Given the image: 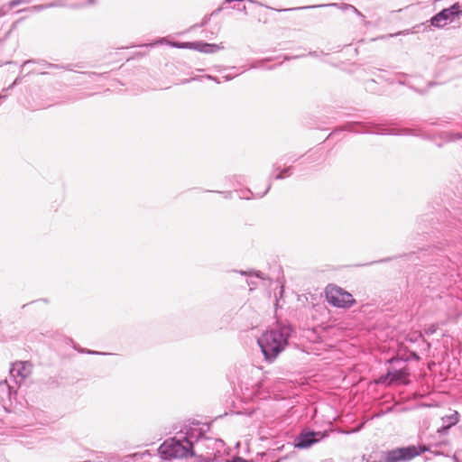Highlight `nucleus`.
<instances>
[{"mask_svg":"<svg viewBox=\"0 0 462 462\" xmlns=\"http://www.w3.org/2000/svg\"><path fill=\"white\" fill-rule=\"evenodd\" d=\"M203 434L199 422L185 424L175 436L165 440L159 447V453L164 459L187 458L195 456L194 446Z\"/></svg>","mask_w":462,"mask_h":462,"instance_id":"nucleus-1","label":"nucleus"},{"mask_svg":"<svg viewBox=\"0 0 462 462\" xmlns=\"http://www.w3.org/2000/svg\"><path fill=\"white\" fill-rule=\"evenodd\" d=\"M291 333L290 325L277 324L258 337L257 344L266 361L272 363L278 357L288 346Z\"/></svg>","mask_w":462,"mask_h":462,"instance_id":"nucleus-2","label":"nucleus"},{"mask_svg":"<svg viewBox=\"0 0 462 462\" xmlns=\"http://www.w3.org/2000/svg\"><path fill=\"white\" fill-rule=\"evenodd\" d=\"M427 450L428 448L424 445L395 448L380 451L373 460V456L370 455L366 462H409Z\"/></svg>","mask_w":462,"mask_h":462,"instance_id":"nucleus-3","label":"nucleus"},{"mask_svg":"<svg viewBox=\"0 0 462 462\" xmlns=\"http://www.w3.org/2000/svg\"><path fill=\"white\" fill-rule=\"evenodd\" d=\"M326 297L328 301L335 307L349 308L355 303L352 294L337 286H328Z\"/></svg>","mask_w":462,"mask_h":462,"instance_id":"nucleus-4","label":"nucleus"},{"mask_svg":"<svg viewBox=\"0 0 462 462\" xmlns=\"http://www.w3.org/2000/svg\"><path fill=\"white\" fill-rule=\"evenodd\" d=\"M458 16V5H453L448 8H444L430 19L432 26L437 28L444 27L448 23L453 22Z\"/></svg>","mask_w":462,"mask_h":462,"instance_id":"nucleus-5","label":"nucleus"},{"mask_svg":"<svg viewBox=\"0 0 462 462\" xmlns=\"http://www.w3.org/2000/svg\"><path fill=\"white\" fill-rule=\"evenodd\" d=\"M408 369L407 367L400 368V369H392L388 370L385 375H382L380 377V382L384 383H407L408 376Z\"/></svg>","mask_w":462,"mask_h":462,"instance_id":"nucleus-6","label":"nucleus"},{"mask_svg":"<svg viewBox=\"0 0 462 462\" xmlns=\"http://www.w3.org/2000/svg\"><path fill=\"white\" fill-rule=\"evenodd\" d=\"M31 364L28 362L14 363L11 369L10 374L13 376L17 383H21L31 374Z\"/></svg>","mask_w":462,"mask_h":462,"instance_id":"nucleus-7","label":"nucleus"},{"mask_svg":"<svg viewBox=\"0 0 462 462\" xmlns=\"http://www.w3.org/2000/svg\"><path fill=\"white\" fill-rule=\"evenodd\" d=\"M319 432L308 431L302 432L296 437L294 446L300 449L308 448L319 441Z\"/></svg>","mask_w":462,"mask_h":462,"instance_id":"nucleus-8","label":"nucleus"},{"mask_svg":"<svg viewBox=\"0 0 462 462\" xmlns=\"http://www.w3.org/2000/svg\"><path fill=\"white\" fill-rule=\"evenodd\" d=\"M195 445L205 449H211L212 453L219 452L220 448L223 447L224 443L219 439H213L210 437L205 436V430L203 429V434L199 442H196Z\"/></svg>","mask_w":462,"mask_h":462,"instance_id":"nucleus-9","label":"nucleus"},{"mask_svg":"<svg viewBox=\"0 0 462 462\" xmlns=\"http://www.w3.org/2000/svg\"><path fill=\"white\" fill-rule=\"evenodd\" d=\"M413 130L411 128H396V127H384L379 126L374 131L378 134H393V135H409L412 134Z\"/></svg>","mask_w":462,"mask_h":462,"instance_id":"nucleus-10","label":"nucleus"},{"mask_svg":"<svg viewBox=\"0 0 462 462\" xmlns=\"http://www.w3.org/2000/svg\"><path fill=\"white\" fill-rule=\"evenodd\" d=\"M217 44L207 43L203 42H195L194 50L203 52V53H214L219 50H221Z\"/></svg>","mask_w":462,"mask_h":462,"instance_id":"nucleus-11","label":"nucleus"},{"mask_svg":"<svg viewBox=\"0 0 462 462\" xmlns=\"http://www.w3.org/2000/svg\"><path fill=\"white\" fill-rule=\"evenodd\" d=\"M271 189V184L269 183L263 192H257L254 194L250 189L242 190L240 194L241 199H249L251 197H249V194L252 195L253 199H261L263 198Z\"/></svg>","mask_w":462,"mask_h":462,"instance_id":"nucleus-12","label":"nucleus"},{"mask_svg":"<svg viewBox=\"0 0 462 462\" xmlns=\"http://www.w3.org/2000/svg\"><path fill=\"white\" fill-rule=\"evenodd\" d=\"M29 2H30V0H13V1L9 2L8 5H3L0 7V16H4L14 7H15L21 4H26Z\"/></svg>","mask_w":462,"mask_h":462,"instance_id":"nucleus-13","label":"nucleus"},{"mask_svg":"<svg viewBox=\"0 0 462 462\" xmlns=\"http://www.w3.org/2000/svg\"><path fill=\"white\" fill-rule=\"evenodd\" d=\"M442 420L444 423L447 422L446 426H443L442 429L446 430L450 428L451 426L457 424L459 420V414L457 411H453L450 415H448L444 418H442Z\"/></svg>","mask_w":462,"mask_h":462,"instance_id":"nucleus-14","label":"nucleus"},{"mask_svg":"<svg viewBox=\"0 0 462 462\" xmlns=\"http://www.w3.org/2000/svg\"><path fill=\"white\" fill-rule=\"evenodd\" d=\"M325 6L337 7L342 11H348V10H351V8H354V5H349V4H345V3H342V4L333 3V4H328V5H312V6H308L307 8H316V7H325ZM302 8L303 7H300L299 9H302Z\"/></svg>","mask_w":462,"mask_h":462,"instance_id":"nucleus-15","label":"nucleus"},{"mask_svg":"<svg viewBox=\"0 0 462 462\" xmlns=\"http://www.w3.org/2000/svg\"><path fill=\"white\" fill-rule=\"evenodd\" d=\"M292 172V167H286L283 170H282L279 173L273 175V178L275 180H282L288 176H291Z\"/></svg>","mask_w":462,"mask_h":462,"instance_id":"nucleus-16","label":"nucleus"},{"mask_svg":"<svg viewBox=\"0 0 462 462\" xmlns=\"http://www.w3.org/2000/svg\"><path fill=\"white\" fill-rule=\"evenodd\" d=\"M173 47L180 48V49H193L195 46L194 42H173L171 44Z\"/></svg>","mask_w":462,"mask_h":462,"instance_id":"nucleus-17","label":"nucleus"},{"mask_svg":"<svg viewBox=\"0 0 462 462\" xmlns=\"http://www.w3.org/2000/svg\"><path fill=\"white\" fill-rule=\"evenodd\" d=\"M55 5H56L55 4L33 5V6L30 7V10L33 11V12H39L45 8H48L51 6H55Z\"/></svg>","mask_w":462,"mask_h":462,"instance_id":"nucleus-18","label":"nucleus"},{"mask_svg":"<svg viewBox=\"0 0 462 462\" xmlns=\"http://www.w3.org/2000/svg\"><path fill=\"white\" fill-rule=\"evenodd\" d=\"M436 330H437V325L432 324V325H430V326L426 329V333H427L428 335H432V334H434V333L436 332Z\"/></svg>","mask_w":462,"mask_h":462,"instance_id":"nucleus-19","label":"nucleus"},{"mask_svg":"<svg viewBox=\"0 0 462 462\" xmlns=\"http://www.w3.org/2000/svg\"><path fill=\"white\" fill-rule=\"evenodd\" d=\"M5 389H7L8 391L10 390V386L6 384V381L0 382V390L4 391Z\"/></svg>","mask_w":462,"mask_h":462,"instance_id":"nucleus-20","label":"nucleus"},{"mask_svg":"<svg viewBox=\"0 0 462 462\" xmlns=\"http://www.w3.org/2000/svg\"><path fill=\"white\" fill-rule=\"evenodd\" d=\"M462 138V132H457V133H455V134H452V140H456V139H461Z\"/></svg>","mask_w":462,"mask_h":462,"instance_id":"nucleus-21","label":"nucleus"},{"mask_svg":"<svg viewBox=\"0 0 462 462\" xmlns=\"http://www.w3.org/2000/svg\"><path fill=\"white\" fill-rule=\"evenodd\" d=\"M454 5H458V16L462 15V0L460 2L455 3Z\"/></svg>","mask_w":462,"mask_h":462,"instance_id":"nucleus-22","label":"nucleus"},{"mask_svg":"<svg viewBox=\"0 0 462 462\" xmlns=\"http://www.w3.org/2000/svg\"><path fill=\"white\" fill-rule=\"evenodd\" d=\"M351 11L356 14V15L360 16V17H364V15L362 14V13L360 11H358L355 6L354 8H351Z\"/></svg>","mask_w":462,"mask_h":462,"instance_id":"nucleus-23","label":"nucleus"},{"mask_svg":"<svg viewBox=\"0 0 462 462\" xmlns=\"http://www.w3.org/2000/svg\"><path fill=\"white\" fill-rule=\"evenodd\" d=\"M42 65L43 68H53V67H56V65L51 64V63H47L45 61H42Z\"/></svg>","mask_w":462,"mask_h":462,"instance_id":"nucleus-24","label":"nucleus"},{"mask_svg":"<svg viewBox=\"0 0 462 462\" xmlns=\"http://www.w3.org/2000/svg\"><path fill=\"white\" fill-rule=\"evenodd\" d=\"M298 159H299V157H295V156H289V158H288V160L291 161V162H296Z\"/></svg>","mask_w":462,"mask_h":462,"instance_id":"nucleus-25","label":"nucleus"},{"mask_svg":"<svg viewBox=\"0 0 462 462\" xmlns=\"http://www.w3.org/2000/svg\"><path fill=\"white\" fill-rule=\"evenodd\" d=\"M32 62H34V61L33 60L24 61L23 64V68L26 67L28 64L32 63Z\"/></svg>","mask_w":462,"mask_h":462,"instance_id":"nucleus-26","label":"nucleus"},{"mask_svg":"<svg viewBox=\"0 0 462 462\" xmlns=\"http://www.w3.org/2000/svg\"><path fill=\"white\" fill-rule=\"evenodd\" d=\"M82 352H85V350H82ZM86 353H88V354H100L99 352L91 351V350H87Z\"/></svg>","mask_w":462,"mask_h":462,"instance_id":"nucleus-27","label":"nucleus"},{"mask_svg":"<svg viewBox=\"0 0 462 462\" xmlns=\"http://www.w3.org/2000/svg\"><path fill=\"white\" fill-rule=\"evenodd\" d=\"M208 79H213V80L217 81V83H219V82H220V81L217 80V79H216V78H214V77H212V76H208Z\"/></svg>","mask_w":462,"mask_h":462,"instance_id":"nucleus-28","label":"nucleus"},{"mask_svg":"<svg viewBox=\"0 0 462 462\" xmlns=\"http://www.w3.org/2000/svg\"><path fill=\"white\" fill-rule=\"evenodd\" d=\"M224 79H225V80L227 81V80H230L231 79H233V77H231V76H225Z\"/></svg>","mask_w":462,"mask_h":462,"instance_id":"nucleus-29","label":"nucleus"},{"mask_svg":"<svg viewBox=\"0 0 462 462\" xmlns=\"http://www.w3.org/2000/svg\"><path fill=\"white\" fill-rule=\"evenodd\" d=\"M84 1L89 5L94 4V0H84Z\"/></svg>","mask_w":462,"mask_h":462,"instance_id":"nucleus-30","label":"nucleus"},{"mask_svg":"<svg viewBox=\"0 0 462 462\" xmlns=\"http://www.w3.org/2000/svg\"><path fill=\"white\" fill-rule=\"evenodd\" d=\"M453 459H454V461H455V462H459V460H458V458L457 457V456H454Z\"/></svg>","mask_w":462,"mask_h":462,"instance_id":"nucleus-31","label":"nucleus"},{"mask_svg":"<svg viewBox=\"0 0 462 462\" xmlns=\"http://www.w3.org/2000/svg\"><path fill=\"white\" fill-rule=\"evenodd\" d=\"M259 67H260V65L258 63L252 66V68H259Z\"/></svg>","mask_w":462,"mask_h":462,"instance_id":"nucleus-32","label":"nucleus"},{"mask_svg":"<svg viewBox=\"0 0 462 462\" xmlns=\"http://www.w3.org/2000/svg\"><path fill=\"white\" fill-rule=\"evenodd\" d=\"M256 276H257L258 278H263V277L261 276V273H260V272L256 273Z\"/></svg>","mask_w":462,"mask_h":462,"instance_id":"nucleus-33","label":"nucleus"},{"mask_svg":"<svg viewBox=\"0 0 462 462\" xmlns=\"http://www.w3.org/2000/svg\"><path fill=\"white\" fill-rule=\"evenodd\" d=\"M274 170H279L280 168L276 165H273Z\"/></svg>","mask_w":462,"mask_h":462,"instance_id":"nucleus-34","label":"nucleus"}]
</instances>
